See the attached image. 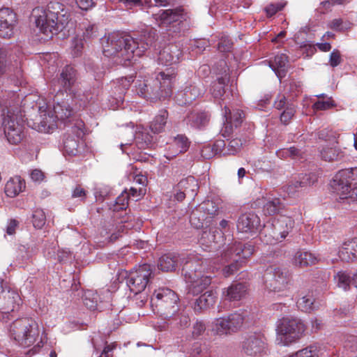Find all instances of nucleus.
<instances>
[{
	"mask_svg": "<svg viewBox=\"0 0 357 357\" xmlns=\"http://www.w3.org/2000/svg\"><path fill=\"white\" fill-rule=\"evenodd\" d=\"M156 38V30H145L139 38L123 33H112L102 42L103 54L114 59V63L126 65L134 56H140L151 46Z\"/></svg>",
	"mask_w": 357,
	"mask_h": 357,
	"instance_id": "1",
	"label": "nucleus"
},
{
	"mask_svg": "<svg viewBox=\"0 0 357 357\" xmlns=\"http://www.w3.org/2000/svg\"><path fill=\"white\" fill-rule=\"evenodd\" d=\"M175 76L174 70L167 69L166 71L159 73L154 79L139 80L137 86V93L151 101L165 100L172 95Z\"/></svg>",
	"mask_w": 357,
	"mask_h": 357,
	"instance_id": "2",
	"label": "nucleus"
},
{
	"mask_svg": "<svg viewBox=\"0 0 357 357\" xmlns=\"http://www.w3.org/2000/svg\"><path fill=\"white\" fill-rule=\"evenodd\" d=\"M69 17L67 9L62 3L51 1L37 17L36 24L41 33L47 38H52L68 23Z\"/></svg>",
	"mask_w": 357,
	"mask_h": 357,
	"instance_id": "3",
	"label": "nucleus"
},
{
	"mask_svg": "<svg viewBox=\"0 0 357 357\" xmlns=\"http://www.w3.org/2000/svg\"><path fill=\"white\" fill-rule=\"evenodd\" d=\"M59 94L56 96L55 102L53 107V112L43 110L39 108L40 116L38 121V130L40 132H48L56 126V121L68 119L73 113V109L70 106L68 100H59Z\"/></svg>",
	"mask_w": 357,
	"mask_h": 357,
	"instance_id": "4",
	"label": "nucleus"
},
{
	"mask_svg": "<svg viewBox=\"0 0 357 357\" xmlns=\"http://www.w3.org/2000/svg\"><path fill=\"white\" fill-rule=\"evenodd\" d=\"M276 342L286 346L300 339L305 331L303 323L297 318L283 317L277 325Z\"/></svg>",
	"mask_w": 357,
	"mask_h": 357,
	"instance_id": "5",
	"label": "nucleus"
},
{
	"mask_svg": "<svg viewBox=\"0 0 357 357\" xmlns=\"http://www.w3.org/2000/svg\"><path fill=\"white\" fill-rule=\"evenodd\" d=\"M179 298L172 289L166 287L159 288L153 292L151 303L166 319L173 317L178 310Z\"/></svg>",
	"mask_w": 357,
	"mask_h": 357,
	"instance_id": "6",
	"label": "nucleus"
},
{
	"mask_svg": "<svg viewBox=\"0 0 357 357\" xmlns=\"http://www.w3.org/2000/svg\"><path fill=\"white\" fill-rule=\"evenodd\" d=\"M254 252V247L251 244H242L240 242H236L227 248L222 254V258L225 261L229 260L233 262L226 266L222 271L225 277L232 275L236 271L243 259L250 257Z\"/></svg>",
	"mask_w": 357,
	"mask_h": 357,
	"instance_id": "7",
	"label": "nucleus"
},
{
	"mask_svg": "<svg viewBox=\"0 0 357 357\" xmlns=\"http://www.w3.org/2000/svg\"><path fill=\"white\" fill-rule=\"evenodd\" d=\"M294 221L289 217L282 216L272 224L265 225L260 233L261 240L266 244H275L284 240L291 231Z\"/></svg>",
	"mask_w": 357,
	"mask_h": 357,
	"instance_id": "8",
	"label": "nucleus"
},
{
	"mask_svg": "<svg viewBox=\"0 0 357 357\" xmlns=\"http://www.w3.org/2000/svg\"><path fill=\"white\" fill-rule=\"evenodd\" d=\"M11 337L23 347L32 344L38 335L36 322L28 318L17 319L9 328Z\"/></svg>",
	"mask_w": 357,
	"mask_h": 357,
	"instance_id": "9",
	"label": "nucleus"
},
{
	"mask_svg": "<svg viewBox=\"0 0 357 357\" xmlns=\"http://www.w3.org/2000/svg\"><path fill=\"white\" fill-rule=\"evenodd\" d=\"M61 86L71 95L72 99L79 103L80 107H85L92 98L90 94H85L76 86V70L72 66H66L59 79Z\"/></svg>",
	"mask_w": 357,
	"mask_h": 357,
	"instance_id": "10",
	"label": "nucleus"
},
{
	"mask_svg": "<svg viewBox=\"0 0 357 357\" xmlns=\"http://www.w3.org/2000/svg\"><path fill=\"white\" fill-rule=\"evenodd\" d=\"M0 126L3 128L5 136L10 144H18L23 139L24 126L18 115L8 109L3 111Z\"/></svg>",
	"mask_w": 357,
	"mask_h": 357,
	"instance_id": "11",
	"label": "nucleus"
},
{
	"mask_svg": "<svg viewBox=\"0 0 357 357\" xmlns=\"http://www.w3.org/2000/svg\"><path fill=\"white\" fill-rule=\"evenodd\" d=\"M246 317L247 312H238L227 317L216 319L211 324V331L217 335L236 332L242 327Z\"/></svg>",
	"mask_w": 357,
	"mask_h": 357,
	"instance_id": "12",
	"label": "nucleus"
},
{
	"mask_svg": "<svg viewBox=\"0 0 357 357\" xmlns=\"http://www.w3.org/2000/svg\"><path fill=\"white\" fill-rule=\"evenodd\" d=\"M195 263L196 261L192 259L186 261L182 270L186 282L190 283L188 287V293L192 295L201 293L211 282L210 277H200V271L197 268H194V264Z\"/></svg>",
	"mask_w": 357,
	"mask_h": 357,
	"instance_id": "13",
	"label": "nucleus"
},
{
	"mask_svg": "<svg viewBox=\"0 0 357 357\" xmlns=\"http://www.w3.org/2000/svg\"><path fill=\"white\" fill-rule=\"evenodd\" d=\"M356 183L357 167L339 171L335 174L331 183V186L340 195L341 199H346L350 190H352V186Z\"/></svg>",
	"mask_w": 357,
	"mask_h": 357,
	"instance_id": "14",
	"label": "nucleus"
},
{
	"mask_svg": "<svg viewBox=\"0 0 357 357\" xmlns=\"http://www.w3.org/2000/svg\"><path fill=\"white\" fill-rule=\"evenodd\" d=\"M266 277L265 286L269 291L282 293L289 289L291 276L286 270L271 268L266 271Z\"/></svg>",
	"mask_w": 357,
	"mask_h": 357,
	"instance_id": "15",
	"label": "nucleus"
},
{
	"mask_svg": "<svg viewBox=\"0 0 357 357\" xmlns=\"http://www.w3.org/2000/svg\"><path fill=\"white\" fill-rule=\"evenodd\" d=\"M242 352L250 357H260L266 354V340L260 333L248 335L241 344Z\"/></svg>",
	"mask_w": 357,
	"mask_h": 357,
	"instance_id": "16",
	"label": "nucleus"
},
{
	"mask_svg": "<svg viewBox=\"0 0 357 357\" xmlns=\"http://www.w3.org/2000/svg\"><path fill=\"white\" fill-rule=\"evenodd\" d=\"M152 273L150 265L143 264L132 271L128 278V286L130 290L137 294L144 291Z\"/></svg>",
	"mask_w": 357,
	"mask_h": 357,
	"instance_id": "17",
	"label": "nucleus"
},
{
	"mask_svg": "<svg viewBox=\"0 0 357 357\" xmlns=\"http://www.w3.org/2000/svg\"><path fill=\"white\" fill-rule=\"evenodd\" d=\"M153 18L159 26L169 27L174 22H180L188 17L184 9L179 6L173 9L160 10L157 13L153 14Z\"/></svg>",
	"mask_w": 357,
	"mask_h": 357,
	"instance_id": "18",
	"label": "nucleus"
},
{
	"mask_svg": "<svg viewBox=\"0 0 357 357\" xmlns=\"http://www.w3.org/2000/svg\"><path fill=\"white\" fill-rule=\"evenodd\" d=\"M21 298L17 291L9 287H3V282L0 281V305L3 310L14 311L20 305Z\"/></svg>",
	"mask_w": 357,
	"mask_h": 357,
	"instance_id": "19",
	"label": "nucleus"
},
{
	"mask_svg": "<svg viewBox=\"0 0 357 357\" xmlns=\"http://www.w3.org/2000/svg\"><path fill=\"white\" fill-rule=\"evenodd\" d=\"M16 15L8 8L0 9V37L10 38L14 33Z\"/></svg>",
	"mask_w": 357,
	"mask_h": 357,
	"instance_id": "20",
	"label": "nucleus"
},
{
	"mask_svg": "<svg viewBox=\"0 0 357 357\" xmlns=\"http://www.w3.org/2000/svg\"><path fill=\"white\" fill-rule=\"evenodd\" d=\"M223 241V233L216 227L205 228L199 238V243L204 250H213L218 247V244Z\"/></svg>",
	"mask_w": 357,
	"mask_h": 357,
	"instance_id": "21",
	"label": "nucleus"
},
{
	"mask_svg": "<svg viewBox=\"0 0 357 357\" xmlns=\"http://www.w3.org/2000/svg\"><path fill=\"white\" fill-rule=\"evenodd\" d=\"M259 224V218L256 214L248 213L238 218L236 227L239 232L252 234L256 232Z\"/></svg>",
	"mask_w": 357,
	"mask_h": 357,
	"instance_id": "22",
	"label": "nucleus"
},
{
	"mask_svg": "<svg viewBox=\"0 0 357 357\" xmlns=\"http://www.w3.org/2000/svg\"><path fill=\"white\" fill-rule=\"evenodd\" d=\"M182 51L176 44L165 46L159 53L158 60L162 64L169 66L179 62Z\"/></svg>",
	"mask_w": 357,
	"mask_h": 357,
	"instance_id": "23",
	"label": "nucleus"
},
{
	"mask_svg": "<svg viewBox=\"0 0 357 357\" xmlns=\"http://www.w3.org/2000/svg\"><path fill=\"white\" fill-rule=\"evenodd\" d=\"M316 178L314 174H299L290 181L287 191L289 194H294L301 188L314 184Z\"/></svg>",
	"mask_w": 357,
	"mask_h": 357,
	"instance_id": "24",
	"label": "nucleus"
},
{
	"mask_svg": "<svg viewBox=\"0 0 357 357\" xmlns=\"http://www.w3.org/2000/svg\"><path fill=\"white\" fill-rule=\"evenodd\" d=\"M339 259L342 261H351L357 259V240L344 242L337 252Z\"/></svg>",
	"mask_w": 357,
	"mask_h": 357,
	"instance_id": "25",
	"label": "nucleus"
},
{
	"mask_svg": "<svg viewBox=\"0 0 357 357\" xmlns=\"http://www.w3.org/2000/svg\"><path fill=\"white\" fill-rule=\"evenodd\" d=\"M185 121L191 127L202 129L208 124L210 116L205 112H192L187 116Z\"/></svg>",
	"mask_w": 357,
	"mask_h": 357,
	"instance_id": "26",
	"label": "nucleus"
},
{
	"mask_svg": "<svg viewBox=\"0 0 357 357\" xmlns=\"http://www.w3.org/2000/svg\"><path fill=\"white\" fill-rule=\"evenodd\" d=\"M216 298L217 296L213 291H206L195 300L192 307L196 312H200L212 306L215 303Z\"/></svg>",
	"mask_w": 357,
	"mask_h": 357,
	"instance_id": "27",
	"label": "nucleus"
},
{
	"mask_svg": "<svg viewBox=\"0 0 357 357\" xmlns=\"http://www.w3.org/2000/svg\"><path fill=\"white\" fill-rule=\"evenodd\" d=\"M180 261V257L175 253H167L162 255L158 260V267L162 271H172L176 269Z\"/></svg>",
	"mask_w": 357,
	"mask_h": 357,
	"instance_id": "28",
	"label": "nucleus"
},
{
	"mask_svg": "<svg viewBox=\"0 0 357 357\" xmlns=\"http://www.w3.org/2000/svg\"><path fill=\"white\" fill-rule=\"evenodd\" d=\"M25 188V182L20 176L10 178L5 186V193L8 197H15Z\"/></svg>",
	"mask_w": 357,
	"mask_h": 357,
	"instance_id": "29",
	"label": "nucleus"
},
{
	"mask_svg": "<svg viewBox=\"0 0 357 357\" xmlns=\"http://www.w3.org/2000/svg\"><path fill=\"white\" fill-rule=\"evenodd\" d=\"M288 57L284 54H277L273 61H271L270 66L275 72L277 76L282 78L285 76Z\"/></svg>",
	"mask_w": 357,
	"mask_h": 357,
	"instance_id": "30",
	"label": "nucleus"
},
{
	"mask_svg": "<svg viewBox=\"0 0 357 357\" xmlns=\"http://www.w3.org/2000/svg\"><path fill=\"white\" fill-rule=\"evenodd\" d=\"M317 261V259L313 254L305 251L296 252L293 259L294 265L300 267L311 266Z\"/></svg>",
	"mask_w": 357,
	"mask_h": 357,
	"instance_id": "31",
	"label": "nucleus"
},
{
	"mask_svg": "<svg viewBox=\"0 0 357 357\" xmlns=\"http://www.w3.org/2000/svg\"><path fill=\"white\" fill-rule=\"evenodd\" d=\"M204 90L203 88L195 84L186 86L179 95L183 96L184 100H181L183 104H190L194 100L200 96Z\"/></svg>",
	"mask_w": 357,
	"mask_h": 357,
	"instance_id": "32",
	"label": "nucleus"
},
{
	"mask_svg": "<svg viewBox=\"0 0 357 357\" xmlns=\"http://www.w3.org/2000/svg\"><path fill=\"white\" fill-rule=\"evenodd\" d=\"M199 188L197 181L193 176H188L180 181L175 187L176 190H184L186 194L194 196Z\"/></svg>",
	"mask_w": 357,
	"mask_h": 357,
	"instance_id": "33",
	"label": "nucleus"
},
{
	"mask_svg": "<svg viewBox=\"0 0 357 357\" xmlns=\"http://www.w3.org/2000/svg\"><path fill=\"white\" fill-rule=\"evenodd\" d=\"M320 155L323 160L328 162L341 160L345 155L344 152L339 148L328 146L321 148Z\"/></svg>",
	"mask_w": 357,
	"mask_h": 357,
	"instance_id": "34",
	"label": "nucleus"
},
{
	"mask_svg": "<svg viewBox=\"0 0 357 357\" xmlns=\"http://www.w3.org/2000/svg\"><path fill=\"white\" fill-rule=\"evenodd\" d=\"M226 296L230 301H238L243 298L247 293V286L243 283L231 284L226 291Z\"/></svg>",
	"mask_w": 357,
	"mask_h": 357,
	"instance_id": "35",
	"label": "nucleus"
},
{
	"mask_svg": "<svg viewBox=\"0 0 357 357\" xmlns=\"http://www.w3.org/2000/svg\"><path fill=\"white\" fill-rule=\"evenodd\" d=\"M224 116L226 121H229L230 123L234 124L235 128H238L244 118L243 112L239 109H231L225 105L224 107Z\"/></svg>",
	"mask_w": 357,
	"mask_h": 357,
	"instance_id": "36",
	"label": "nucleus"
},
{
	"mask_svg": "<svg viewBox=\"0 0 357 357\" xmlns=\"http://www.w3.org/2000/svg\"><path fill=\"white\" fill-rule=\"evenodd\" d=\"M167 118L168 113L166 110L160 111L159 114L150 123L151 130L153 133H160L164 131Z\"/></svg>",
	"mask_w": 357,
	"mask_h": 357,
	"instance_id": "37",
	"label": "nucleus"
},
{
	"mask_svg": "<svg viewBox=\"0 0 357 357\" xmlns=\"http://www.w3.org/2000/svg\"><path fill=\"white\" fill-rule=\"evenodd\" d=\"M189 146L190 142L188 141V139L183 135H178L174 137L173 143L170 146L174 151L169 157H174L176 155L185 152Z\"/></svg>",
	"mask_w": 357,
	"mask_h": 357,
	"instance_id": "38",
	"label": "nucleus"
},
{
	"mask_svg": "<svg viewBox=\"0 0 357 357\" xmlns=\"http://www.w3.org/2000/svg\"><path fill=\"white\" fill-rule=\"evenodd\" d=\"M229 77L227 74H225L221 77H218L216 81L213 82L211 88V92L215 98H221L225 93V86L226 82Z\"/></svg>",
	"mask_w": 357,
	"mask_h": 357,
	"instance_id": "39",
	"label": "nucleus"
},
{
	"mask_svg": "<svg viewBox=\"0 0 357 357\" xmlns=\"http://www.w3.org/2000/svg\"><path fill=\"white\" fill-rule=\"evenodd\" d=\"M283 207L282 203L278 198L268 200L264 205L263 211L265 214L273 215L278 213Z\"/></svg>",
	"mask_w": 357,
	"mask_h": 357,
	"instance_id": "40",
	"label": "nucleus"
},
{
	"mask_svg": "<svg viewBox=\"0 0 357 357\" xmlns=\"http://www.w3.org/2000/svg\"><path fill=\"white\" fill-rule=\"evenodd\" d=\"M79 141L78 138L73 136H68L63 141V150L66 153L70 155H75L78 153Z\"/></svg>",
	"mask_w": 357,
	"mask_h": 357,
	"instance_id": "41",
	"label": "nucleus"
},
{
	"mask_svg": "<svg viewBox=\"0 0 357 357\" xmlns=\"http://www.w3.org/2000/svg\"><path fill=\"white\" fill-rule=\"evenodd\" d=\"M297 306L303 312H310L315 308L314 299L310 295L303 296L298 300Z\"/></svg>",
	"mask_w": 357,
	"mask_h": 357,
	"instance_id": "42",
	"label": "nucleus"
},
{
	"mask_svg": "<svg viewBox=\"0 0 357 357\" xmlns=\"http://www.w3.org/2000/svg\"><path fill=\"white\" fill-rule=\"evenodd\" d=\"M288 357H318V349L315 345H310L289 355Z\"/></svg>",
	"mask_w": 357,
	"mask_h": 357,
	"instance_id": "43",
	"label": "nucleus"
},
{
	"mask_svg": "<svg viewBox=\"0 0 357 357\" xmlns=\"http://www.w3.org/2000/svg\"><path fill=\"white\" fill-rule=\"evenodd\" d=\"M334 280L337 286L344 290L348 289L351 284V278L344 272H338L334 276Z\"/></svg>",
	"mask_w": 357,
	"mask_h": 357,
	"instance_id": "44",
	"label": "nucleus"
},
{
	"mask_svg": "<svg viewBox=\"0 0 357 357\" xmlns=\"http://www.w3.org/2000/svg\"><path fill=\"white\" fill-rule=\"evenodd\" d=\"M153 137L147 132H138L135 137L136 145L139 149H145L151 144Z\"/></svg>",
	"mask_w": 357,
	"mask_h": 357,
	"instance_id": "45",
	"label": "nucleus"
},
{
	"mask_svg": "<svg viewBox=\"0 0 357 357\" xmlns=\"http://www.w3.org/2000/svg\"><path fill=\"white\" fill-rule=\"evenodd\" d=\"M82 300L84 305L89 310H93L97 306V296L92 291L84 292Z\"/></svg>",
	"mask_w": 357,
	"mask_h": 357,
	"instance_id": "46",
	"label": "nucleus"
},
{
	"mask_svg": "<svg viewBox=\"0 0 357 357\" xmlns=\"http://www.w3.org/2000/svg\"><path fill=\"white\" fill-rule=\"evenodd\" d=\"M33 225L35 228L40 229L45 223L46 217L44 211L41 209L34 211L33 215Z\"/></svg>",
	"mask_w": 357,
	"mask_h": 357,
	"instance_id": "47",
	"label": "nucleus"
},
{
	"mask_svg": "<svg viewBox=\"0 0 357 357\" xmlns=\"http://www.w3.org/2000/svg\"><path fill=\"white\" fill-rule=\"evenodd\" d=\"M295 107L293 104H287L284 110L280 115V120L282 123L287 125L288 124L295 114Z\"/></svg>",
	"mask_w": 357,
	"mask_h": 357,
	"instance_id": "48",
	"label": "nucleus"
},
{
	"mask_svg": "<svg viewBox=\"0 0 357 357\" xmlns=\"http://www.w3.org/2000/svg\"><path fill=\"white\" fill-rule=\"evenodd\" d=\"M287 3L284 1H281L277 3H271L265 8V11L268 17H271L276 14L278 11L282 10Z\"/></svg>",
	"mask_w": 357,
	"mask_h": 357,
	"instance_id": "49",
	"label": "nucleus"
},
{
	"mask_svg": "<svg viewBox=\"0 0 357 357\" xmlns=\"http://www.w3.org/2000/svg\"><path fill=\"white\" fill-rule=\"evenodd\" d=\"M200 209L208 215H215L218 210V206L213 201L207 200L202 204Z\"/></svg>",
	"mask_w": 357,
	"mask_h": 357,
	"instance_id": "50",
	"label": "nucleus"
},
{
	"mask_svg": "<svg viewBox=\"0 0 357 357\" xmlns=\"http://www.w3.org/2000/svg\"><path fill=\"white\" fill-rule=\"evenodd\" d=\"M8 51L0 45V75L6 72L8 66Z\"/></svg>",
	"mask_w": 357,
	"mask_h": 357,
	"instance_id": "51",
	"label": "nucleus"
},
{
	"mask_svg": "<svg viewBox=\"0 0 357 357\" xmlns=\"http://www.w3.org/2000/svg\"><path fill=\"white\" fill-rule=\"evenodd\" d=\"M333 100L331 98L325 100H319L313 104L314 110H326L334 106Z\"/></svg>",
	"mask_w": 357,
	"mask_h": 357,
	"instance_id": "52",
	"label": "nucleus"
},
{
	"mask_svg": "<svg viewBox=\"0 0 357 357\" xmlns=\"http://www.w3.org/2000/svg\"><path fill=\"white\" fill-rule=\"evenodd\" d=\"M128 202V193L127 192H122L116 199L115 210H122L126 208Z\"/></svg>",
	"mask_w": 357,
	"mask_h": 357,
	"instance_id": "53",
	"label": "nucleus"
},
{
	"mask_svg": "<svg viewBox=\"0 0 357 357\" xmlns=\"http://www.w3.org/2000/svg\"><path fill=\"white\" fill-rule=\"evenodd\" d=\"M242 146V142L240 139L236 138L231 139L228 144V154L234 155Z\"/></svg>",
	"mask_w": 357,
	"mask_h": 357,
	"instance_id": "54",
	"label": "nucleus"
},
{
	"mask_svg": "<svg viewBox=\"0 0 357 357\" xmlns=\"http://www.w3.org/2000/svg\"><path fill=\"white\" fill-rule=\"evenodd\" d=\"M87 192L80 185H77L72 190L71 197L73 198L79 199L80 201H84L86 197Z\"/></svg>",
	"mask_w": 357,
	"mask_h": 357,
	"instance_id": "55",
	"label": "nucleus"
},
{
	"mask_svg": "<svg viewBox=\"0 0 357 357\" xmlns=\"http://www.w3.org/2000/svg\"><path fill=\"white\" fill-rule=\"evenodd\" d=\"M130 179H132L136 183L140 184L143 186L146 185L147 183V178L146 176L141 174V172H138L136 169L133 172H130L129 175Z\"/></svg>",
	"mask_w": 357,
	"mask_h": 357,
	"instance_id": "56",
	"label": "nucleus"
},
{
	"mask_svg": "<svg viewBox=\"0 0 357 357\" xmlns=\"http://www.w3.org/2000/svg\"><path fill=\"white\" fill-rule=\"evenodd\" d=\"M173 316L175 317L174 319L176 321V324L179 325L181 328H184L190 325V319L188 316L182 313L178 314H175Z\"/></svg>",
	"mask_w": 357,
	"mask_h": 357,
	"instance_id": "57",
	"label": "nucleus"
},
{
	"mask_svg": "<svg viewBox=\"0 0 357 357\" xmlns=\"http://www.w3.org/2000/svg\"><path fill=\"white\" fill-rule=\"evenodd\" d=\"M232 43L228 37L222 38L218 44V49L220 52H229L231 47Z\"/></svg>",
	"mask_w": 357,
	"mask_h": 357,
	"instance_id": "58",
	"label": "nucleus"
},
{
	"mask_svg": "<svg viewBox=\"0 0 357 357\" xmlns=\"http://www.w3.org/2000/svg\"><path fill=\"white\" fill-rule=\"evenodd\" d=\"M234 128H235L234 124L225 120L224 126L220 130L221 135L225 138L229 137L232 134Z\"/></svg>",
	"mask_w": 357,
	"mask_h": 357,
	"instance_id": "59",
	"label": "nucleus"
},
{
	"mask_svg": "<svg viewBox=\"0 0 357 357\" xmlns=\"http://www.w3.org/2000/svg\"><path fill=\"white\" fill-rule=\"evenodd\" d=\"M342 61L340 53L338 50H333L330 55V65L332 67L337 66Z\"/></svg>",
	"mask_w": 357,
	"mask_h": 357,
	"instance_id": "60",
	"label": "nucleus"
},
{
	"mask_svg": "<svg viewBox=\"0 0 357 357\" xmlns=\"http://www.w3.org/2000/svg\"><path fill=\"white\" fill-rule=\"evenodd\" d=\"M206 330L204 324L202 321H196L193 326L192 334L194 336L198 337L203 334Z\"/></svg>",
	"mask_w": 357,
	"mask_h": 357,
	"instance_id": "61",
	"label": "nucleus"
},
{
	"mask_svg": "<svg viewBox=\"0 0 357 357\" xmlns=\"http://www.w3.org/2000/svg\"><path fill=\"white\" fill-rule=\"evenodd\" d=\"M287 104L289 103L287 102L286 97L284 95H278L274 102L275 107L278 109L285 108Z\"/></svg>",
	"mask_w": 357,
	"mask_h": 357,
	"instance_id": "62",
	"label": "nucleus"
},
{
	"mask_svg": "<svg viewBox=\"0 0 357 357\" xmlns=\"http://www.w3.org/2000/svg\"><path fill=\"white\" fill-rule=\"evenodd\" d=\"M83 40L82 38H76L73 41V48L74 51V55L77 56L81 52L83 47Z\"/></svg>",
	"mask_w": 357,
	"mask_h": 357,
	"instance_id": "63",
	"label": "nucleus"
},
{
	"mask_svg": "<svg viewBox=\"0 0 357 357\" xmlns=\"http://www.w3.org/2000/svg\"><path fill=\"white\" fill-rule=\"evenodd\" d=\"M75 2L79 8L82 10H88L94 5L93 0H75Z\"/></svg>",
	"mask_w": 357,
	"mask_h": 357,
	"instance_id": "64",
	"label": "nucleus"
}]
</instances>
